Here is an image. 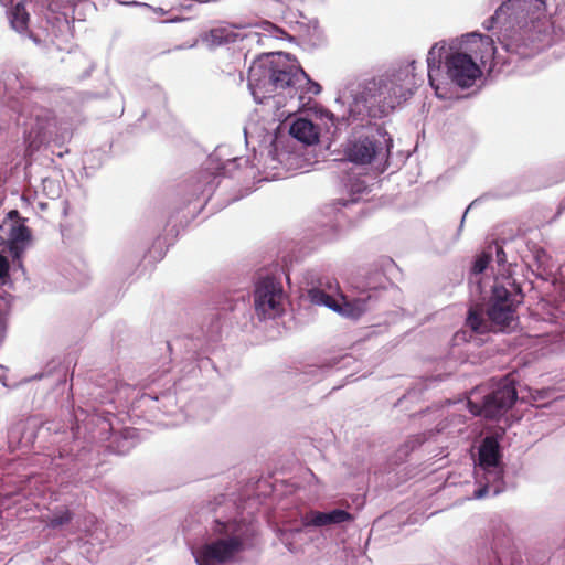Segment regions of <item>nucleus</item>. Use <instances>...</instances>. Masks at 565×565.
Masks as SVG:
<instances>
[{
  "label": "nucleus",
  "instance_id": "19",
  "mask_svg": "<svg viewBox=\"0 0 565 565\" xmlns=\"http://www.w3.org/2000/svg\"><path fill=\"white\" fill-rule=\"evenodd\" d=\"M71 521V512L67 509L55 511L49 520V526L61 527Z\"/></svg>",
  "mask_w": 565,
  "mask_h": 565
},
{
  "label": "nucleus",
  "instance_id": "24",
  "mask_svg": "<svg viewBox=\"0 0 565 565\" xmlns=\"http://www.w3.org/2000/svg\"><path fill=\"white\" fill-rule=\"evenodd\" d=\"M78 0H56L60 8H66L75 4Z\"/></svg>",
  "mask_w": 565,
  "mask_h": 565
},
{
  "label": "nucleus",
  "instance_id": "18",
  "mask_svg": "<svg viewBox=\"0 0 565 565\" xmlns=\"http://www.w3.org/2000/svg\"><path fill=\"white\" fill-rule=\"evenodd\" d=\"M492 262V248H487L481 255L477 257L472 267V275L478 276L489 266Z\"/></svg>",
  "mask_w": 565,
  "mask_h": 565
},
{
  "label": "nucleus",
  "instance_id": "6",
  "mask_svg": "<svg viewBox=\"0 0 565 565\" xmlns=\"http://www.w3.org/2000/svg\"><path fill=\"white\" fill-rule=\"evenodd\" d=\"M282 128L288 130V135L281 132L275 135L271 141L273 150L269 153L273 156V162L286 169H291L299 159L296 141L305 146L317 143L321 134V127L309 118L296 117L290 122L285 121Z\"/></svg>",
  "mask_w": 565,
  "mask_h": 565
},
{
  "label": "nucleus",
  "instance_id": "25",
  "mask_svg": "<svg viewBox=\"0 0 565 565\" xmlns=\"http://www.w3.org/2000/svg\"><path fill=\"white\" fill-rule=\"evenodd\" d=\"M471 284H476V289H477V290H480V281H479V280H476V281H475V280L471 278Z\"/></svg>",
  "mask_w": 565,
  "mask_h": 565
},
{
  "label": "nucleus",
  "instance_id": "23",
  "mask_svg": "<svg viewBox=\"0 0 565 565\" xmlns=\"http://www.w3.org/2000/svg\"><path fill=\"white\" fill-rule=\"evenodd\" d=\"M205 179H206V180L209 179V181L206 182V186H209V188L203 189V190H202V193L210 192V191H212V190H213V188H214L213 182H214V180H215V177H212L211 174H206V175H205Z\"/></svg>",
  "mask_w": 565,
  "mask_h": 565
},
{
  "label": "nucleus",
  "instance_id": "13",
  "mask_svg": "<svg viewBox=\"0 0 565 565\" xmlns=\"http://www.w3.org/2000/svg\"><path fill=\"white\" fill-rule=\"evenodd\" d=\"M480 471L483 473L484 483L475 491V499H482L489 492L499 494L503 490V468L501 465H490L489 467L477 469L476 475L479 479Z\"/></svg>",
  "mask_w": 565,
  "mask_h": 565
},
{
  "label": "nucleus",
  "instance_id": "10",
  "mask_svg": "<svg viewBox=\"0 0 565 565\" xmlns=\"http://www.w3.org/2000/svg\"><path fill=\"white\" fill-rule=\"evenodd\" d=\"M254 308L262 320L280 317L285 311V292L281 284L273 277L258 279L254 290Z\"/></svg>",
  "mask_w": 565,
  "mask_h": 565
},
{
  "label": "nucleus",
  "instance_id": "15",
  "mask_svg": "<svg viewBox=\"0 0 565 565\" xmlns=\"http://www.w3.org/2000/svg\"><path fill=\"white\" fill-rule=\"evenodd\" d=\"M352 519L351 514L344 510L335 509L330 512L310 511L302 518L305 527H321L330 524H340Z\"/></svg>",
  "mask_w": 565,
  "mask_h": 565
},
{
  "label": "nucleus",
  "instance_id": "20",
  "mask_svg": "<svg viewBox=\"0 0 565 565\" xmlns=\"http://www.w3.org/2000/svg\"><path fill=\"white\" fill-rule=\"evenodd\" d=\"M367 189V186L365 185V183L363 181H360V180H355L354 182H352L350 184V191L352 193V198L350 200V202L354 203L358 201L359 199V194H362L363 192H365ZM342 206H347L349 201H344V200H341L339 202Z\"/></svg>",
  "mask_w": 565,
  "mask_h": 565
},
{
  "label": "nucleus",
  "instance_id": "11",
  "mask_svg": "<svg viewBox=\"0 0 565 565\" xmlns=\"http://www.w3.org/2000/svg\"><path fill=\"white\" fill-rule=\"evenodd\" d=\"M1 228L8 234L11 253L14 257H20L31 242V232L25 226L24 218L20 216L17 210H12L8 213Z\"/></svg>",
  "mask_w": 565,
  "mask_h": 565
},
{
  "label": "nucleus",
  "instance_id": "16",
  "mask_svg": "<svg viewBox=\"0 0 565 565\" xmlns=\"http://www.w3.org/2000/svg\"><path fill=\"white\" fill-rule=\"evenodd\" d=\"M500 465L499 444L493 437H486L479 448V465L477 469Z\"/></svg>",
  "mask_w": 565,
  "mask_h": 565
},
{
  "label": "nucleus",
  "instance_id": "21",
  "mask_svg": "<svg viewBox=\"0 0 565 565\" xmlns=\"http://www.w3.org/2000/svg\"><path fill=\"white\" fill-rule=\"evenodd\" d=\"M9 262L8 259L0 255V284H4L7 278H8V275H9Z\"/></svg>",
  "mask_w": 565,
  "mask_h": 565
},
{
  "label": "nucleus",
  "instance_id": "17",
  "mask_svg": "<svg viewBox=\"0 0 565 565\" xmlns=\"http://www.w3.org/2000/svg\"><path fill=\"white\" fill-rule=\"evenodd\" d=\"M237 33L231 26H218L212 29L204 38L203 41L207 46L214 47L226 43L235 42Z\"/></svg>",
  "mask_w": 565,
  "mask_h": 565
},
{
  "label": "nucleus",
  "instance_id": "27",
  "mask_svg": "<svg viewBox=\"0 0 565 565\" xmlns=\"http://www.w3.org/2000/svg\"><path fill=\"white\" fill-rule=\"evenodd\" d=\"M376 276H377V278H379L380 280H382V279H383V275H382V274H376Z\"/></svg>",
  "mask_w": 565,
  "mask_h": 565
},
{
  "label": "nucleus",
  "instance_id": "3",
  "mask_svg": "<svg viewBox=\"0 0 565 565\" xmlns=\"http://www.w3.org/2000/svg\"><path fill=\"white\" fill-rule=\"evenodd\" d=\"M248 88L256 103L277 110L286 108L277 115L278 118H289L321 92L318 83L281 53L266 54L253 61L248 71Z\"/></svg>",
  "mask_w": 565,
  "mask_h": 565
},
{
  "label": "nucleus",
  "instance_id": "5",
  "mask_svg": "<svg viewBox=\"0 0 565 565\" xmlns=\"http://www.w3.org/2000/svg\"><path fill=\"white\" fill-rule=\"evenodd\" d=\"M492 248V262L498 266V273L502 279L495 278L491 288V295L487 305V318L477 309L471 308L467 317V326L476 333L489 331H505L512 328L516 321V307L522 302L520 287L511 280V264L507 263L503 248L490 245Z\"/></svg>",
  "mask_w": 565,
  "mask_h": 565
},
{
  "label": "nucleus",
  "instance_id": "7",
  "mask_svg": "<svg viewBox=\"0 0 565 565\" xmlns=\"http://www.w3.org/2000/svg\"><path fill=\"white\" fill-rule=\"evenodd\" d=\"M218 536L192 550L198 565H222L233 561L243 548L242 527L232 523L217 522L214 530Z\"/></svg>",
  "mask_w": 565,
  "mask_h": 565
},
{
  "label": "nucleus",
  "instance_id": "8",
  "mask_svg": "<svg viewBox=\"0 0 565 565\" xmlns=\"http://www.w3.org/2000/svg\"><path fill=\"white\" fill-rule=\"evenodd\" d=\"M380 285L367 280L361 287L360 295L351 300L339 292L338 286L334 288L329 285V291L320 287H313L308 290V298L312 305L324 306L340 316L358 319L367 309L369 303L373 300V295L367 291L376 290Z\"/></svg>",
  "mask_w": 565,
  "mask_h": 565
},
{
  "label": "nucleus",
  "instance_id": "1",
  "mask_svg": "<svg viewBox=\"0 0 565 565\" xmlns=\"http://www.w3.org/2000/svg\"><path fill=\"white\" fill-rule=\"evenodd\" d=\"M420 81L416 62L412 61L379 78L348 84L335 99L338 113L321 110L317 117L331 135H335L343 121L363 128L364 132L348 139L344 153L356 164H381L388 158L392 139L381 129L370 127V118L385 116L407 100Z\"/></svg>",
  "mask_w": 565,
  "mask_h": 565
},
{
  "label": "nucleus",
  "instance_id": "29",
  "mask_svg": "<svg viewBox=\"0 0 565 565\" xmlns=\"http://www.w3.org/2000/svg\"><path fill=\"white\" fill-rule=\"evenodd\" d=\"M466 212H468V210ZM465 214H467V213H465ZM465 218H466V215H462L461 224L463 223Z\"/></svg>",
  "mask_w": 565,
  "mask_h": 565
},
{
  "label": "nucleus",
  "instance_id": "4",
  "mask_svg": "<svg viewBox=\"0 0 565 565\" xmlns=\"http://www.w3.org/2000/svg\"><path fill=\"white\" fill-rule=\"evenodd\" d=\"M500 25L498 40L507 52L520 56H529L536 50V42L547 33L551 22L546 4L543 0H508L495 11L494 15L484 23L490 30Z\"/></svg>",
  "mask_w": 565,
  "mask_h": 565
},
{
  "label": "nucleus",
  "instance_id": "2",
  "mask_svg": "<svg viewBox=\"0 0 565 565\" xmlns=\"http://www.w3.org/2000/svg\"><path fill=\"white\" fill-rule=\"evenodd\" d=\"M499 54L489 35L471 32L461 38L435 43L427 53L428 79L440 99H450L449 83L472 87L481 77V67L492 68Z\"/></svg>",
  "mask_w": 565,
  "mask_h": 565
},
{
  "label": "nucleus",
  "instance_id": "14",
  "mask_svg": "<svg viewBox=\"0 0 565 565\" xmlns=\"http://www.w3.org/2000/svg\"><path fill=\"white\" fill-rule=\"evenodd\" d=\"M0 7L4 10L10 26L18 33L28 32L30 14L23 0H0Z\"/></svg>",
  "mask_w": 565,
  "mask_h": 565
},
{
  "label": "nucleus",
  "instance_id": "12",
  "mask_svg": "<svg viewBox=\"0 0 565 565\" xmlns=\"http://www.w3.org/2000/svg\"><path fill=\"white\" fill-rule=\"evenodd\" d=\"M30 131L25 136V141L30 148H38L46 139V130L52 120L51 111L44 108H34L28 113Z\"/></svg>",
  "mask_w": 565,
  "mask_h": 565
},
{
  "label": "nucleus",
  "instance_id": "28",
  "mask_svg": "<svg viewBox=\"0 0 565 565\" xmlns=\"http://www.w3.org/2000/svg\"><path fill=\"white\" fill-rule=\"evenodd\" d=\"M30 36L32 38V40H33L35 43H38V39H36L35 36H33V35H30Z\"/></svg>",
  "mask_w": 565,
  "mask_h": 565
},
{
  "label": "nucleus",
  "instance_id": "9",
  "mask_svg": "<svg viewBox=\"0 0 565 565\" xmlns=\"http://www.w3.org/2000/svg\"><path fill=\"white\" fill-rule=\"evenodd\" d=\"M483 391V386L476 387L467 402L468 408L473 415L490 419L498 418L505 414L516 399L513 380L508 376L498 382L491 392L479 397Z\"/></svg>",
  "mask_w": 565,
  "mask_h": 565
},
{
  "label": "nucleus",
  "instance_id": "26",
  "mask_svg": "<svg viewBox=\"0 0 565 565\" xmlns=\"http://www.w3.org/2000/svg\"><path fill=\"white\" fill-rule=\"evenodd\" d=\"M164 398H167L169 402H172L174 399V397L172 395H163Z\"/></svg>",
  "mask_w": 565,
  "mask_h": 565
},
{
  "label": "nucleus",
  "instance_id": "22",
  "mask_svg": "<svg viewBox=\"0 0 565 565\" xmlns=\"http://www.w3.org/2000/svg\"><path fill=\"white\" fill-rule=\"evenodd\" d=\"M254 132H255V125L254 124L249 122V124H247L244 127V134H245L246 140H248L249 138H253L254 137Z\"/></svg>",
  "mask_w": 565,
  "mask_h": 565
}]
</instances>
